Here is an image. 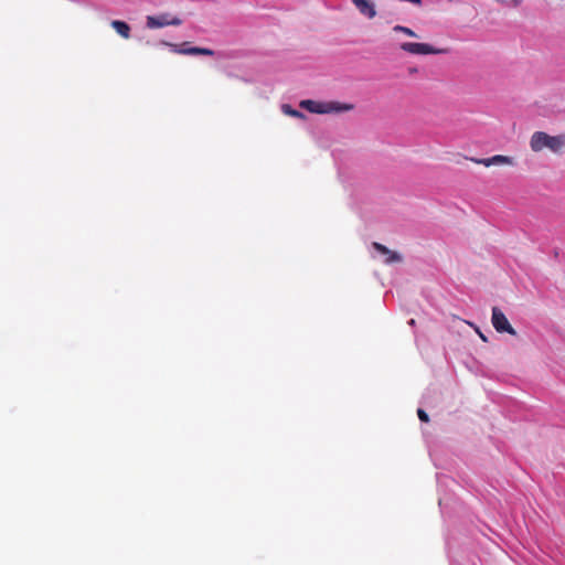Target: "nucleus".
Wrapping results in <instances>:
<instances>
[{"label":"nucleus","instance_id":"nucleus-1","mask_svg":"<svg viewBox=\"0 0 565 565\" xmlns=\"http://www.w3.org/2000/svg\"><path fill=\"white\" fill-rule=\"evenodd\" d=\"M529 145L536 153L547 149L554 154H562L565 150V131L554 136L545 131H534Z\"/></svg>","mask_w":565,"mask_h":565},{"label":"nucleus","instance_id":"nucleus-2","mask_svg":"<svg viewBox=\"0 0 565 565\" xmlns=\"http://www.w3.org/2000/svg\"><path fill=\"white\" fill-rule=\"evenodd\" d=\"M300 107L312 114H332L351 110L353 105L339 102H318L305 99L300 102Z\"/></svg>","mask_w":565,"mask_h":565},{"label":"nucleus","instance_id":"nucleus-3","mask_svg":"<svg viewBox=\"0 0 565 565\" xmlns=\"http://www.w3.org/2000/svg\"><path fill=\"white\" fill-rule=\"evenodd\" d=\"M491 322L497 332L503 333L507 332L511 335H515L516 331L510 324L507 316L503 313L501 309L498 307L492 308Z\"/></svg>","mask_w":565,"mask_h":565},{"label":"nucleus","instance_id":"nucleus-4","mask_svg":"<svg viewBox=\"0 0 565 565\" xmlns=\"http://www.w3.org/2000/svg\"><path fill=\"white\" fill-rule=\"evenodd\" d=\"M180 24H182V20L178 17H172L169 13L148 15L146 20V25L149 29H159L168 25L178 26Z\"/></svg>","mask_w":565,"mask_h":565},{"label":"nucleus","instance_id":"nucleus-5","mask_svg":"<svg viewBox=\"0 0 565 565\" xmlns=\"http://www.w3.org/2000/svg\"><path fill=\"white\" fill-rule=\"evenodd\" d=\"M401 49L407 53L416 55L440 54L444 52L430 44L417 42H404L401 44Z\"/></svg>","mask_w":565,"mask_h":565},{"label":"nucleus","instance_id":"nucleus-6","mask_svg":"<svg viewBox=\"0 0 565 565\" xmlns=\"http://www.w3.org/2000/svg\"><path fill=\"white\" fill-rule=\"evenodd\" d=\"M371 253L374 258L384 257L383 262L385 264H393L402 260V256L398 253L390 250L386 246L380 243L372 244Z\"/></svg>","mask_w":565,"mask_h":565},{"label":"nucleus","instance_id":"nucleus-7","mask_svg":"<svg viewBox=\"0 0 565 565\" xmlns=\"http://www.w3.org/2000/svg\"><path fill=\"white\" fill-rule=\"evenodd\" d=\"M164 45H169L172 50V52L183 55H207L212 56L214 55V51L206 47H199V46H189V51H181V46L179 44H172L168 42H163Z\"/></svg>","mask_w":565,"mask_h":565},{"label":"nucleus","instance_id":"nucleus-8","mask_svg":"<svg viewBox=\"0 0 565 565\" xmlns=\"http://www.w3.org/2000/svg\"><path fill=\"white\" fill-rule=\"evenodd\" d=\"M358 11L367 19H373L376 15L375 4L371 0H351Z\"/></svg>","mask_w":565,"mask_h":565},{"label":"nucleus","instance_id":"nucleus-9","mask_svg":"<svg viewBox=\"0 0 565 565\" xmlns=\"http://www.w3.org/2000/svg\"><path fill=\"white\" fill-rule=\"evenodd\" d=\"M475 162L484 167L500 166V164H513V158L502 154H495L490 158L475 159Z\"/></svg>","mask_w":565,"mask_h":565},{"label":"nucleus","instance_id":"nucleus-10","mask_svg":"<svg viewBox=\"0 0 565 565\" xmlns=\"http://www.w3.org/2000/svg\"><path fill=\"white\" fill-rule=\"evenodd\" d=\"M111 26L124 39H129V36H130V26L126 22L119 21V20H114L111 22Z\"/></svg>","mask_w":565,"mask_h":565},{"label":"nucleus","instance_id":"nucleus-11","mask_svg":"<svg viewBox=\"0 0 565 565\" xmlns=\"http://www.w3.org/2000/svg\"><path fill=\"white\" fill-rule=\"evenodd\" d=\"M393 30L396 31V32H402V33H404V34H406L408 36H412V38H416L417 36V34L412 29H409L407 26L395 25L393 28Z\"/></svg>","mask_w":565,"mask_h":565},{"label":"nucleus","instance_id":"nucleus-12","mask_svg":"<svg viewBox=\"0 0 565 565\" xmlns=\"http://www.w3.org/2000/svg\"><path fill=\"white\" fill-rule=\"evenodd\" d=\"M497 2L501 3L502 6H509V7H519L524 0H495Z\"/></svg>","mask_w":565,"mask_h":565},{"label":"nucleus","instance_id":"nucleus-13","mask_svg":"<svg viewBox=\"0 0 565 565\" xmlns=\"http://www.w3.org/2000/svg\"><path fill=\"white\" fill-rule=\"evenodd\" d=\"M285 115H290L294 117H302L303 116L300 111L294 109L291 106H289L287 104H285Z\"/></svg>","mask_w":565,"mask_h":565},{"label":"nucleus","instance_id":"nucleus-14","mask_svg":"<svg viewBox=\"0 0 565 565\" xmlns=\"http://www.w3.org/2000/svg\"><path fill=\"white\" fill-rule=\"evenodd\" d=\"M417 415H418V418L424 423H427L429 420L427 413L422 408L417 409Z\"/></svg>","mask_w":565,"mask_h":565},{"label":"nucleus","instance_id":"nucleus-15","mask_svg":"<svg viewBox=\"0 0 565 565\" xmlns=\"http://www.w3.org/2000/svg\"><path fill=\"white\" fill-rule=\"evenodd\" d=\"M438 504H439V508L441 509V511L444 510V507L447 504L446 503V498H443V497H439L438 499Z\"/></svg>","mask_w":565,"mask_h":565},{"label":"nucleus","instance_id":"nucleus-16","mask_svg":"<svg viewBox=\"0 0 565 565\" xmlns=\"http://www.w3.org/2000/svg\"><path fill=\"white\" fill-rule=\"evenodd\" d=\"M185 45H188V43H183L181 44V51H189V47H185Z\"/></svg>","mask_w":565,"mask_h":565},{"label":"nucleus","instance_id":"nucleus-17","mask_svg":"<svg viewBox=\"0 0 565 565\" xmlns=\"http://www.w3.org/2000/svg\"><path fill=\"white\" fill-rule=\"evenodd\" d=\"M408 324H409V326H415V320H414V319H411V320L408 321Z\"/></svg>","mask_w":565,"mask_h":565},{"label":"nucleus","instance_id":"nucleus-18","mask_svg":"<svg viewBox=\"0 0 565 565\" xmlns=\"http://www.w3.org/2000/svg\"><path fill=\"white\" fill-rule=\"evenodd\" d=\"M437 482H438V484H440V482H441V478L439 476H437Z\"/></svg>","mask_w":565,"mask_h":565},{"label":"nucleus","instance_id":"nucleus-19","mask_svg":"<svg viewBox=\"0 0 565 565\" xmlns=\"http://www.w3.org/2000/svg\"><path fill=\"white\" fill-rule=\"evenodd\" d=\"M451 565H454V563L451 562Z\"/></svg>","mask_w":565,"mask_h":565}]
</instances>
